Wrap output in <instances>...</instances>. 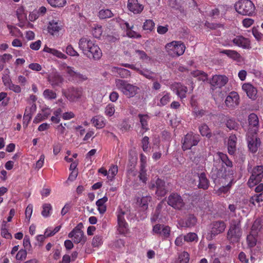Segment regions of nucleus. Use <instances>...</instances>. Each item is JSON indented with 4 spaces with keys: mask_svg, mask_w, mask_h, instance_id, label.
Segmentation results:
<instances>
[{
    "mask_svg": "<svg viewBox=\"0 0 263 263\" xmlns=\"http://www.w3.org/2000/svg\"><path fill=\"white\" fill-rule=\"evenodd\" d=\"M216 159V160H214V166L215 168H212V178L216 180L220 178H227V177L232 178L233 174V171H230L229 170V173L227 174L225 169L223 171L222 168L219 169L216 167V163L217 160L221 161L222 164L226 165L228 167H232V162L228 158L227 155L221 152H218L215 156L214 159Z\"/></svg>",
    "mask_w": 263,
    "mask_h": 263,
    "instance_id": "obj_1",
    "label": "nucleus"
},
{
    "mask_svg": "<svg viewBox=\"0 0 263 263\" xmlns=\"http://www.w3.org/2000/svg\"><path fill=\"white\" fill-rule=\"evenodd\" d=\"M117 88L120 90L127 98H132L137 93L139 88L127 81L117 79L115 80Z\"/></svg>",
    "mask_w": 263,
    "mask_h": 263,
    "instance_id": "obj_2",
    "label": "nucleus"
},
{
    "mask_svg": "<svg viewBox=\"0 0 263 263\" xmlns=\"http://www.w3.org/2000/svg\"><path fill=\"white\" fill-rule=\"evenodd\" d=\"M236 11L243 15H251L254 10L255 6L250 0H239L235 4Z\"/></svg>",
    "mask_w": 263,
    "mask_h": 263,
    "instance_id": "obj_3",
    "label": "nucleus"
},
{
    "mask_svg": "<svg viewBox=\"0 0 263 263\" xmlns=\"http://www.w3.org/2000/svg\"><path fill=\"white\" fill-rule=\"evenodd\" d=\"M168 54L172 57L182 55L185 51V45L180 41H173L165 45Z\"/></svg>",
    "mask_w": 263,
    "mask_h": 263,
    "instance_id": "obj_4",
    "label": "nucleus"
},
{
    "mask_svg": "<svg viewBox=\"0 0 263 263\" xmlns=\"http://www.w3.org/2000/svg\"><path fill=\"white\" fill-rule=\"evenodd\" d=\"M241 235L240 220L232 223L227 233V238L231 242H237L239 240Z\"/></svg>",
    "mask_w": 263,
    "mask_h": 263,
    "instance_id": "obj_5",
    "label": "nucleus"
},
{
    "mask_svg": "<svg viewBox=\"0 0 263 263\" xmlns=\"http://www.w3.org/2000/svg\"><path fill=\"white\" fill-rule=\"evenodd\" d=\"M251 175L248 181L250 187H254L260 183L263 178V166L261 165L254 167L251 172Z\"/></svg>",
    "mask_w": 263,
    "mask_h": 263,
    "instance_id": "obj_6",
    "label": "nucleus"
},
{
    "mask_svg": "<svg viewBox=\"0 0 263 263\" xmlns=\"http://www.w3.org/2000/svg\"><path fill=\"white\" fill-rule=\"evenodd\" d=\"M200 140V136L198 135L192 133L187 134L182 140V149L186 151L191 149L192 146L197 145Z\"/></svg>",
    "mask_w": 263,
    "mask_h": 263,
    "instance_id": "obj_7",
    "label": "nucleus"
},
{
    "mask_svg": "<svg viewBox=\"0 0 263 263\" xmlns=\"http://www.w3.org/2000/svg\"><path fill=\"white\" fill-rule=\"evenodd\" d=\"M223 45L226 47H232L234 45L243 49H249L250 48V41L248 38L238 35L233 39L231 42H226Z\"/></svg>",
    "mask_w": 263,
    "mask_h": 263,
    "instance_id": "obj_8",
    "label": "nucleus"
},
{
    "mask_svg": "<svg viewBox=\"0 0 263 263\" xmlns=\"http://www.w3.org/2000/svg\"><path fill=\"white\" fill-rule=\"evenodd\" d=\"M149 187L151 189H156V194L158 197H163L166 194L165 183L161 179L157 178L156 180H151Z\"/></svg>",
    "mask_w": 263,
    "mask_h": 263,
    "instance_id": "obj_9",
    "label": "nucleus"
},
{
    "mask_svg": "<svg viewBox=\"0 0 263 263\" xmlns=\"http://www.w3.org/2000/svg\"><path fill=\"white\" fill-rule=\"evenodd\" d=\"M167 202L169 205L176 210H181L185 205V203L181 196L175 193H173L168 196Z\"/></svg>",
    "mask_w": 263,
    "mask_h": 263,
    "instance_id": "obj_10",
    "label": "nucleus"
},
{
    "mask_svg": "<svg viewBox=\"0 0 263 263\" xmlns=\"http://www.w3.org/2000/svg\"><path fill=\"white\" fill-rule=\"evenodd\" d=\"M226 228V224L223 221L218 220L213 221L211 223V230L209 238L212 239L216 235L222 233L224 231Z\"/></svg>",
    "mask_w": 263,
    "mask_h": 263,
    "instance_id": "obj_11",
    "label": "nucleus"
},
{
    "mask_svg": "<svg viewBox=\"0 0 263 263\" xmlns=\"http://www.w3.org/2000/svg\"><path fill=\"white\" fill-rule=\"evenodd\" d=\"M86 54H85L88 57L91 55L95 60H99L102 55V52L99 47L93 40L91 42L86 48Z\"/></svg>",
    "mask_w": 263,
    "mask_h": 263,
    "instance_id": "obj_12",
    "label": "nucleus"
},
{
    "mask_svg": "<svg viewBox=\"0 0 263 263\" xmlns=\"http://www.w3.org/2000/svg\"><path fill=\"white\" fill-rule=\"evenodd\" d=\"M63 28V23L59 20L55 19L48 22L47 26L48 32L51 35H57Z\"/></svg>",
    "mask_w": 263,
    "mask_h": 263,
    "instance_id": "obj_13",
    "label": "nucleus"
},
{
    "mask_svg": "<svg viewBox=\"0 0 263 263\" xmlns=\"http://www.w3.org/2000/svg\"><path fill=\"white\" fill-rule=\"evenodd\" d=\"M125 213L121 209H119L117 212L118 219V231L120 234H124L127 233L128 224L124 218Z\"/></svg>",
    "mask_w": 263,
    "mask_h": 263,
    "instance_id": "obj_14",
    "label": "nucleus"
},
{
    "mask_svg": "<svg viewBox=\"0 0 263 263\" xmlns=\"http://www.w3.org/2000/svg\"><path fill=\"white\" fill-rule=\"evenodd\" d=\"M256 134L255 133H248L247 138L248 148L253 153L257 152L260 145V140L256 137Z\"/></svg>",
    "mask_w": 263,
    "mask_h": 263,
    "instance_id": "obj_15",
    "label": "nucleus"
},
{
    "mask_svg": "<svg viewBox=\"0 0 263 263\" xmlns=\"http://www.w3.org/2000/svg\"><path fill=\"white\" fill-rule=\"evenodd\" d=\"M153 232L159 235L163 239H166L170 235L171 228L168 226L157 224L153 226Z\"/></svg>",
    "mask_w": 263,
    "mask_h": 263,
    "instance_id": "obj_16",
    "label": "nucleus"
},
{
    "mask_svg": "<svg viewBox=\"0 0 263 263\" xmlns=\"http://www.w3.org/2000/svg\"><path fill=\"white\" fill-rule=\"evenodd\" d=\"M83 93L82 88L70 87L68 89L65 96L70 101L77 102L81 98Z\"/></svg>",
    "mask_w": 263,
    "mask_h": 263,
    "instance_id": "obj_17",
    "label": "nucleus"
},
{
    "mask_svg": "<svg viewBox=\"0 0 263 263\" xmlns=\"http://www.w3.org/2000/svg\"><path fill=\"white\" fill-rule=\"evenodd\" d=\"M225 103L227 107L230 108H234L239 103V96L237 92L231 91L226 97Z\"/></svg>",
    "mask_w": 263,
    "mask_h": 263,
    "instance_id": "obj_18",
    "label": "nucleus"
},
{
    "mask_svg": "<svg viewBox=\"0 0 263 263\" xmlns=\"http://www.w3.org/2000/svg\"><path fill=\"white\" fill-rule=\"evenodd\" d=\"M228 78L224 75H215L213 76L211 81L210 84L211 85L213 89L219 88H220L224 86L228 82Z\"/></svg>",
    "mask_w": 263,
    "mask_h": 263,
    "instance_id": "obj_19",
    "label": "nucleus"
},
{
    "mask_svg": "<svg viewBox=\"0 0 263 263\" xmlns=\"http://www.w3.org/2000/svg\"><path fill=\"white\" fill-rule=\"evenodd\" d=\"M171 88L180 99H182L186 97L187 88L181 83H174L172 84Z\"/></svg>",
    "mask_w": 263,
    "mask_h": 263,
    "instance_id": "obj_20",
    "label": "nucleus"
},
{
    "mask_svg": "<svg viewBox=\"0 0 263 263\" xmlns=\"http://www.w3.org/2000/svg\"><path fill=\"white\" fill-rule=\"evenodd\" d=\"M248 121L249 130H250L249 133L256 134L259 125L257 116L254 113L251 114L248 117Z\"/></svg>",
    "mask_w": 263,
    "mask_h": 263,
    "instance_id": "obj_21",
    "label": "nucleus"
},
{
    "mask_svg": "<svg viewBox=\"0 0 263 263\" xmlns=\"http://www.w3.org/2000/svg\"><path fill=\"white\" fill-rule=\"evenodd\" d=\"M128 9L134 14H140L143 10L144 6L138 0H128Z\"/></svg>",
    "mask_w": 263,
    "mask_h": 263,
    "instance_id": "obj_22",
    "label": "nucleus"
},
{
    "mask_svg": "<svg viewBox=\"0 0 263 263\" xmlns=\"http://www.w3.org/2000/svg\"><path fill=\"white\" fill-rule=\"evenodd\" d=\"M242 89L250 99L253 100L256 99L257 93V89L251 83H244L242 86Z\"/></svg>",
    "mask_w": 263,
    "mask_h": 263,
    "instance_id": "obj_23",
    "label": "nucleus"
},
{
    "mask_svg": "<svg viewBox=\"0 0 263 263\" xmlns=\"http://www.w3.org/2000/svg\"><path fill=\"white\" fill-rule=\"evenodd\" d=\"M68 237L72 238L74 243H78L84 239L83 232L77 226L68 234Z\"/></svg>",
    "mask_w": 263,
    "mask_h": 263,
    "instance_id": "obj_24",
    "label": "nucleus"
},
{
    "mask_svg": "<svg viewBox=\"0 0 263 263\" xmlns=\"http://www.w3.org/2000/svg\"><path fill=\"white\" fill-rule=\"evenodd\" d=\"M48 81L53 87L60 86L63 82V78L58 72H52L48 77Z\"/></svg>",
    "mask_w": 263,
    "mask_h": 263,
    "instance_id": "obj_25",
    "label": "nucleus"
},
{
    "mask_svg": "<svg viewBox=\"0 0 263 263\" xmlns=\"http://www.w3.org/2000/svg\"><path fill=\"white\" fill-rule=\"evenodd\" d=\"M138 117L139 118L141 129L140 132L142 134H143L146 131L149 129L148 122L150 119L149 116L147 114H139L138 115Z\"/></svg>",
    "mask_w": 263,
    "mask_h": 263,
    "instance_id": "obj_26",
    "label": "nucleus"
},
{
    "mask_svg": "<svg viewBox=\"0 0 263 263\" xmlns=\"http://www.w3.org/2000/svg\"><path fill=\"white\" fill-rule=\"evenodd\" d=\"M93 40L90 36H84L81 37L78 42L79 48L82 51L84 54H86V48Z\"/></svg>",
    "mask_w": 263,
    "mask_h": 263,
    "instance_id": "obj_27",
    "label": "nucleus"
},
{
    "mask_svg": "<svg viewBox=\"0 0 263 263\" xmlns=\"http://www.w3.org/2000/svg\"><path fill=\"white\" fill-rule=\"evenodd\" d=\"M51 114V110L49 108H46L42 110V112L37 114L33 120V123L39 122L47 119Z\"/></svg>",
    "mask_w": 263,
    "mask_h": 263,
    "instance_id": "obj_28",
    "label": "nucleus"
},
{
    "mask_svg": "<svg viewBox=\"0 0 263 263\" xmlns=\"http://www.w3.org/2000/svg\"><path fill=\"white\" fill-rule=\"evenodd\" d=\"M108 201V198L105 196L103 197L98 199L96 204L99 213L101 215L104 214L106 211V202Z\"/></svg>",
    "mask_w": 263,
    "mask_h": 263,
    "instance_id": "obj_29",
    "label": "nucleus"
},
{
    "mask_svg": "<svg viewBox=\"0 0 263 263\" xmlns=\"http://www.w3.org/2000/svg\"><path fill=\"white\" fill-rule=\"evenodd\" d=\"M91 122L97 128H102L105 125V120L104 118L100 115L93 117Z\"/></svg>",
    "mask_w": 263,
    "mask_h": 263,
    "instance_id": "obj_30",
    "label": "nucleus"
},
{
    "mask_svg": "<svg viewBox=\"0 0 263 263\" xmlns=\"http://www.w3.org/2000/svg\"><path fill=\"white\" fill-rule=\"evenodd\" d=\"M236 141L237 137L235 135H232L229 137L228 142V150L230 155L234 154L236 151Z\"/></svg>",
    "mask_w": 263,
    "mask_h": 263,
    "instance_id": "obj_31",
    "label": "nucleus"
},
{
    "mask_svg": "<svg viewBox=\"0 0 263 263\" xmlns=\"http://www.w3.org/2000/svg\"><path fill=\"white\" fill-rule=\"evenodd\" d=\"M199 183L198 187L203 190H206L209 186V181L204 173L198 174Z\"/></svg>",
    "mask_w": 263,
    "mask_h": 263,
    "instance_id": "obj_32",
    "label": "nucleus"
},
{
    "mask_svg": "<svg viewBox=\"0 0 263 263\" xmlns=\"http://www.w3.org/2000/svg\"><path fill=\"white\" fill-rule=\"evenodd\" d=\"M43 51L45 52L49 53L58 58L66 59L67 57L60 51H59L55 49L50 48L47 46H45L44 48Z\"/></svg>",
    "mask_w": 263,
    "mask_h": 263,
    "instance_id": "obj_33",
    "label": "nucleus"
},
{
    "mask_svg": "<svg viewBox=\"0 0 263 263\" xmlns=\"http://www.w3.org/2000/svg\"><path fill=\"white\" fill-rule=\"evenodd\" d=\"M221 53L227 55L229 58L234 60H238L240 58V54L235 50L223 49L220 51Z\"/></svg>",
    "mask_w": 263,
    "mask_h": 263,
    "instance_id": "obj_34",
    "label": "nucleus"
},
{
    "mask_svg": "<svg viewBox=\"0 0 263 263\" xmlns=\"http://www.w3.org/2000/svg\"><path fill=\"white\" fill-rule=\"evenodd\" d=\"M197 223V218L193 214L189 215L184 221L186 227L192 228L196 226Z\"/></svg>",
    "mask_w": 263,
    "mask_h": 263,
    "instance_id": "obj_35",
    "label": "nucleus"
},
{
    "mask_svg": "<svg viewBox=\"0 0 263 263\" xmlns=\"http://www.w3.org/2000/svg\"><path fill=\"white\" fill-rule=\"evenodd\" d=\"M257 232H251L247 237V241L248 246L250 248H252L256 245L257 242Z\"/></svg>",
    "mask_w": 263,
    "mask_h": 263,
    "instance_id": "obj_36",
    "label": "nucleus"
},
{
    "mask_svg": "<svg viewBox=\"0 0 263 263\" xmlns=\"http://www.w3.org/2000/svg\"><path fill=\"white\" fill-rule=\"evenodd\" d=\"M135 54L140 60L145 62H148L151 61L152 59L150 57L148 56L146 52L143 50H136Z\"/></svg>",
    "mask_w": 263,
    "mask_h": 263,
    "instance_id": "obj_37",
    "label": "nucleus"
},
{
    "mask_svg": "<svg viewBox=\"0 0 263 263\" xmlns=\"http://www.w3.org/2000/svg\"><path fill=\"white\" fill-rule=\"evenodd\" d=\"M112 71L117 72L121 78H127L130 75L128 70L122 68L114 67L112 68Z\"/></svg>",
    "mask_w": 263,
    "mask_h": 263,
    "instance_id": "obj_38",
    "label": "nucleus"
},
{
    "mask_svg": "<svg viewBox=\"0 0 263 263\" xmlns=\"http://www.w3.org/2000/svg\"><path fill=\"white\" fill-rule=\"evenodd\" d=\"M250 202L253 205H255L256 203H258V206L263 205V192L258 195L252 196L250 198Z\"/></svg>",
    "mask_w": 263,
    "mask_h": 263,
    "instance_id": "obj_39",
    "label": "nucleus"
},
{
    "mask_svg": "<svg viewBox=\"0 0 263 263\" xmlns=\"http://www.w3.org/2000/svg\"><path fill=\"white\" fill-rule=\"evenodd\" d=\"M118 172V168L116 165H111L108 172V179L109 181H112L115 179V176Z\"/></svg>",
    "mask_w": 263,
    "mask_h": 263,
    "instance_id": "obj_40",
    "label": "nucleus"
},
{
    "mask_svg": "<svg viewBox=\"0 0 263 263\" xmlns=\"http://www.w3.org/2000/svg\"><path fill=\"white\" fill-rule=\"evenodd\" d=\"M193 77L197 78L200 81H205L208 79L207 74L203 71L196 70L191 72Z\"/></svg>",
    "mask_w": 263,
    "mask_h": 263,
    "instance_id": "obj_41",
    "label": "nucleus"
},
{
    "mask_svg": "<svg viewBox=\"0 0 263 263\" xmlns=\"http://www.w3.org/2000/svg\"><path fill=\"white\" fill-rule=\"evenodd\" d=\"M138 72L147 79L155 80V73L148 69H138Z\"/></svg>",
    "mask_w": 263,
    "mask_h": 263,
    "instance_id": "obj_42",
    "label": "nucleus"
},
{
    "mask_svg": "<svg viewBox=\"0 0 263 263\" xmlns=\"http://www.w3.org/2000/svg\"><path fill=\"white\" fill-rule=\"evenodd\" d=\"M151 198L150 196H143L141 198H138L137 202H140V205L144 210H146L148 208V202L151 201Z\"/></svg>",
    "mask_w": 263,
    "mask_h": 263,
    "instance_id": "obj_43",
    "label": "nucleus"
},
{
    "mask_svg": "<svg viewBox=\"0 0 263 263\" xmlns=\"http://www.w3.org/2000/svg\"><path fill=\"white\" fill-rule=\"evenodd\" d=\"M44 98L48 100H52L56 99L57 95L55 91L52 90L46 89L43 93Z\"/></svg>",
    "mask_w": 263,
    "mask_h": 263,
    "instance_id": "obj_44",
    "label": "nucleus"
},
{
    "mask_svg": "<svg viewBox=\"0 0 263 263\" xmlns=\"http://www.w3.org/2000/svg\"><path fill=\"white\" fill-rule=\"evenodd\" d=\"M113 16V13L110 10L108 9H101L99 11L98 16L101 19L110 18Z\"/></svg>",
    "mask_w": 263,
    "mask_h": 263,
    "instance_id": "obj_45",
    "label": "nucleus"
},
{
    "mask_svg": "<svg viewBox=\"0 0 263 263\" xmlns=\"http://www.w3.org/2000/svg\"><path fill=\"white\" fill-rule=\"evenodd\" d=\"M199 132L202 136L210 138L211 136V133L208 126L205 124H202L199 127Z\"/></svg>",
    "mask_w": 263,
    "mask_h": 263,
    "instance_id": "obj_46",
    "label": "nucleus"
},
{
    "mask_svg": "<svg viewBox=\"0 0 263 263\" xmlns=\"http://www.w3.org/2000/svg\"><path fill=\"white\" fill-rule=\"evenodd\" d=\"M160 95L162 96V97L160 98V103L158 104L160 106H164L167 104L170 101L171 97L170 96V93L164 91Z\"/></svg>",
    "mask_w": 263,
    "mask_h": 263,
    "instance_id": "obj_47",
    "label": "nucleus"
},
{
    "mask_svg": "<svg viewBox=\"0 0 263 263\" xmlns=\"http://www.w3.org/2000/svg\"><path fill=\"white\" fill-rule=\"evenodd\" d=\"M48 4L53 7H63L66 4V0H47Z\"/></svg>",
    "mask_w": 263,
    "mask_h": 263,
    "instance_id": "obj_48",
    "label": "nucleus"
},
{
    "mask_svg": "<svg viewBox=\"0 0 263 263\" xmlns=\"http://www.w3.org/2000/svg\"><path fill=\"white\" fill-rule=\"evenodd\" d=\"M190 255L185 251L181 253L178 256V263H189Z\"/></svg>",
    "mask_w": 263,
    "mask_h": 263,
    "instance_id": "obj_49",
    "label": "nucleus"
},
{
    "mask_svg": "<svg viewBox=\"0 0 263 263\" xmlns=\"http://www.w3.org/2000/svg\"><path fill=\"white\" fill-rule=\"evenodd\" d=\"M102 27L100 25H95L92 27V34L95 38H100L102 35Z\"/></svg>",
    "mask_w": 263,
    "mask_h": 263,
    "instance_id": "obj_50",
    "label": "nucleus"
},
{
    "mask_svg": "<svg viewBox=\"0 0 263 263\" xmlns=\"http://www.w3.org/2000/svg\"><path fill=\"white\" fill-rule=\"evenodd\" d=\"M43 210L42 215L44 217H48L50 215V211L52 210V206L50 203H45L42 206Z\"/></svg>",
    "mask_w": 263,
    "mask_h": 263,
    "instance_id": "obj_51",
    "label": "nucleus"
},
{
    "mask_svg": "<svg viewBox=\"0 0 263 263\" xmlns=\"http://www.w3.org/2000/svg\"><path fill=\"white\" fill-rule=\"evenodd\" d=\"M147 170L146 167H140L138 177L139 180L144 184H146L147 180Z\"/></svg>",
    "mask_w": 263,
    "mask_h": 263,
    "instance_id": "obj_52",
    "label": "nucleus"
},
{
    "mask_svg": "<svg viewBox=\"0 0 263 263\" xmlns=\"http://www.w3.org/2000/svg\"><path fill=\"white\" fill-rule=\"evenodd\" d=\"M154 27L155 23L152 20H146L143 23V29L144 30L151 31Z\"/></svg>",
    "mask_w": 263,
    "mask_h": 263,
    "instance_id": "obj_53",
    "label": "nucleus"
},
{
    "mask_svg": "<svg viewBox=\"0 0 263 263\" xmlns=\"http://www.w3.org/2000/svg\"><path fill=\"white\" fill-rule=\"evenodd\" d=\"M198 236L195 233H189L184 236V241L186 242L197 241Z\"/></svg>",
    "mask_w": 263,
    "mask_h": 263,
    "instance_id": "obj_54",
    "label": "nucleus"
},
{
    "mask_svg": "<svg viewBox=\"0 0 263 263\" xmlns=\"http://www.w3.org/2000/svg\"><path fill=\"white\" fill-rule=\"evenodd\" d=\"M115 112V105L112 104H108L105 109V114L108 117L112 116Z\"/></svg>",
    "mask_w": 263,
    "mask_h": 263,
    "instance_id": "obj_55",
    "label": "nucleus"
},
{
    "mask_svg": "<svg viewBox=\"0 0 263 263\" xmlns=\"http://www.w3.org/2000/svg\"><path fill=\"white\" fill-rule=\"evenodd\" d=\"M33 212V205L31 204H29L27 205L26 208L25 214L26 220L27 223H29L31 217V215Z\"/></svg>",
    "mask_w": 263,
    "mask_h": 263,
    "instance_id": "obj_56",
    "label": "nucleus"
},
{
    "mask_svg": "<svg viewBox=\"0 0 263 263\" xmlns=\"http://www.w3.org/2000/svg\"><path fill=\"white\" fill-rule=\"evenodd\" d=\"M66 52L67 54L71 57H79V54L73 48L71 45H68L66 48Z\"/></svg>",
    "mask_w": 263,
    "mask_h": 263,
    "instance_id": "obj_57",
    "label": "nucleus"
},
{
    "mask_svg": "<svg viewBox=\"0 0 263 263\" xmlns=\"http://www.w3.org/2000/svg\"><path fill=\"white\" fill-rule=\"evenodd\" d=\"M16 14L19 21H24L26 18V15L24 12V9L22 7L17 9Z\"/></svg>",
    "mask_w": 263,
    "mask_h": 263,
    "instance_id": "obj_58",
    "label": "nucleus"
},
{
    "mask_svg": "<svg viewBox=\"0 0 263 263\" xmlns=\"http://www.w3.org/2000/svg\"><path fill=\"white\" fill-rule=\"evenodd\" d=\"M227 126L230 129H237L238 128V123L232 119H229L227 120L226 123Z\"/></svg>",
    "mask_w": 263,
    "mask_h": 263,
    "instance_id": "obj_59",
    "label": "nucleus"
},
{
    "mask_svg": "<svg viewBox=\"0 0 263 263\" xmlns=\"http://www.w3.org/2000/svg\"><path fill=\"white\" fill-rule=\"evenodd\" d=\"M27 256V252L26 250L21 249L18 251L16 255V259L18 260H22L26 258Z\"/></svg>",
    "mask_w": 263,
    "mask_h": 263,
    "instance_id": "obj_60",
    "label": "nucleus"
},
{
    "mask_svg": "<svg viewBox=\"0 0 263 263\" xmlns=\"http://www.w3.org/2000/svg\"><path fill=\"white\" fill-rule=\"evenodd\" d=\"M161 208V205L160 204H159L156 209L155 212L152 215L151 220L152 222H156L157 220L159 215L160 213V211Z\"/></svg>",
    "mask_w": 263,
    "mask_h": 263,
    "instance_id": "obj_61",
    "label": "nucleus"
},
{
    "mask_svg": "<svg viewBox=\"0 0 263 263\" xmlns=\"http://www.w3.org/2000/svg\"><path fill=\"white\" fill-rule=\"evenodd\" d=\"M230 183L226 186H223L220 187L217 191L218 195L222 196V194L227 193L230 189Z\"/></svg>",
    "mask_w": 263,
    "mask_h": 263,
    "instance_id": "obj_62",
    "label": "nucleus"
},
{
    "mask_svg": "<svg viewBox=\"0 0 263 263\" xmlns=\"http://www.w3.org/2000/svg\"><path fill=\"white\" fill-rule=\"evenodd\" d=\"M32 116L29 115L28 113L27 114V112H24L23 125L25 128H27L28 126V124L32 118Z\"/></svg>",
    "mask_w": 263,
    "mask_h": 263,
    "instance_id": "obj_63",
    "label": "nucleus"
},
{
    "mask_svg": "<svg viewBox=\"0 0 263 263\" xmlns=\"http://www.w3.org/2000/svg\"><path fill=\"white\" fill-rule=\"evenodd\" d=\"M73 79L79 82H83L86 81L88 79V77L85 74L77 72Z\"/></svg>",
    "mask_w": 263,
    "mask_h": 263,
    "instance_id": "obj_64",
    "label": "nucleus"
}]
</instances>
